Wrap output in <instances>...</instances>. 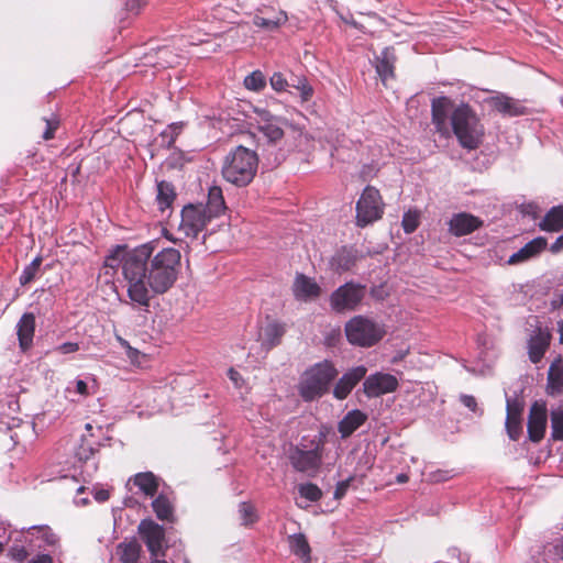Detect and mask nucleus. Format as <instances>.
<instances>
[{"label": "nucleus", "instance_id": "f257e3e1", "mask_svg": "<svg viewBox=\"0 0 563 563\" xmlns=\"http://www.w3.org/2000/svg\"><path fill=\"white\" fill-rule=\"evenodd\" d=\"M154 246L145 243L132 250L117 245L104 258V266L121 267L126 295L133 306L148 309L152 298L166 294L178 279L181 254L166 247L153 255Z\"/></svg>", "mask_w": 563, "mask_h": 563}, {"label": "nucleus", "instance_id": "f03ea898", "mask_svg": "<svg viewBox=\"0 0 563 563\" xmlns=\"http://www.w3.org/2000/svg\"><path fill=\"white\" fill-rule=\"evenodd\" d=\"M258 162L255 151L238 145L225 155L221 175L225 181L235 187H246L256 176Z\"/></svg>", "mask_w": 563, "mask_h": 563}, {"label": "nucleus", "instance_id": "7ed1b4c3", "mask_svg": "<svg viewBox=\"0 0 563 563\" xmlns=\"http://www.w3.org/2000/svg\"><path fill=\"white\" fill-rule=\"evenodd\" d=\"M451 125L462 147L475 150L481 145L484 126L470 104L462 102L454 108L451 114Z\"/></svg>", "mask_w": 563, "mask_h": 563}, {"label": "nucleus", "instance_id": "20e7f679", "mask_svg": "<svg viewBox=\"0 0 563 563\" xmlns=\"http://www.w3.org/2000/svg\"><path fill=\"white\" fill-rule=\"evenodd\" d=\"M338 376V369L332 362L324 360L316 363L302 374L298 391L305 401L321 398L329 391L331 383Z\"/></svg>", "mask_w": 563, "mask_h": 563}, {"label": "nucleus", "instance_id": "39448f33", "mask_svg": "<svg viewBox=\"0 0 563 563\" xmlns=\"http://www.w3.org/2000/svg\"><path fill=\"white\" fill-rule=\"evenodd\" d=\"M324 435L302 437L299 443L289 451L291 466L298 472H313L319 468L322 461Z\"/></svg>", "mask_w": 563, "mask_h": 563}, {"label": "nucleus", "instance_id": "423d86ee", "mask_svg": "<svg viewBox=\"0 0 563 563\" xmlns=\"http://www.w3.org/2000/svg\"><path fill=\"white\" fill-rule=\"evenodd\" d=\"M347 341L357 346L369 347L385 335L384 327L365 316H355L345 324Z\"/></svg>", "mask_w": 563, "mask_h": 563}, {"label": "nucleus", "instance_id": "0eeeda50", "mask_svg": "<svg viewBox=\"0 0 563 563\" xmlns=\"http://www.w3.org/2000/svg\"><path fill=\"white\" fill-rule=\"evenodd\" d=\"M366 287L364 285L347 282L336 288L330 296V307L335 312L354 311L365 298Z\"/></svg>", "mask_w": 563, "mask_h": 563}, {"label": "nucleus", "instance_id": "6e6552de", "mask_svg": "<svg viewBox=\"0 0 563 563\" xmlns=\"http://www.w3.org/2000/svg\"><path fill=\"white\" fill-rule=\"evenodd\" d=\"M384 203L379 191L372 186L365 187L356 202V223L358 227L367 224L382 218Z\"/></svg>", "mask_w": 563, "mask_h": 563}, {"label": "nucleus", "instance_id": "1a4fd4ad", "mask_svg": "<svg viewBox=\"0 0 563 563\" xmlns=\"http://www.w3.org/2000/svg\"><path fill=\"white\" fill-rule=\"evenodd\" d=\"M210 220L203 205H187L181 210L178 231L187 238L197 239Z\"/></svg>", "mask_w": 563, "mask_h": 563}, {"label": "nucleus", "instance_id": "9d476101", "mask_svg": "<svg viewBox=\"0 0 563 563\" xmlns=\"http://www.w3.org/2000/svg\"><path fill=\"white\" fill-rule=\"evenodd\" d=\"M287 21L286 11L269 5L258 8L253 16V24L266 32L277 31Z\"/></svg>", "mask_w": 563, "mask_h": 563}, {"label": "nucleus", "instance_id": "9b49d317", "mask_svg": "<svg viewBox=\"0 0 563 563\" xmlns=\"http://www.w3.org/2000/svg\"><path fill=\"white\" fill-rule=\"evenodd\" d=\"M398 387L397 378L391 374L376 373L365 378L363 389L367 397H378L393 393Z\"/></svg>", "mask_w": 563, "mask_h": 563}, {"label": "nucleus", "instance_id": "f8f14e48", "mask_svg": "<svg viewBox=\"0 0 563 563\" xmlns=\"http://www.w3.org/2000/svg\"><path fill=\"white\" fill-rule=\"evenodd\" d=\"M547 405L543 401H536L529 412L528 417V437L530 441L540 442L547 429Z\"/></svg>", "mask_w": 563, "mask_h": 563}, {"label": "nucleus", "instance_id": "ddd939ff", "mask_svg": "<svg viewBox=\"0 0 563 563\" xmlns=\"http://www.w3.org/2000/svg\"><path fill=\"white\" fill-rule=\"evenodd\" d=\"M484 221L467 212L454 213L448 222L449 232L457 238L473 233L482 228Z\"/></svg>", "mask_w": 563, "mask_h": 563}, {"label": "nucleus", "instance_id": "4468645a", "mask_svg": "<svg viewBox=\"0 0 563 563\" xmlns=\"http://www.w3.org/2000/svg\"><path fill=\"white\" fill-rule=\"evenodd\" d=\"M486 102L504 117H520L528 113V109L519 100L501 92L487 98Z\"/></svg>", "mask_w": 563, "mask_h": 563}, {"label": "nucleus", "instance_id": "2eb2a0df", "mask_svg": "<svg viewBox=\"0 0 563 563\" xmlns=\"http://www.w3.org/2000/svg\"><path fill=\"white\" fill-rule=\"evenodd\" d=\"M453 101L445 96L437 97L431 101L432 124L437 132L448 134V117L454 110Z\"/></svg>", "mask_w": 563, "mask_h": 563}, {"label": "nucleus", "instance_id": "dca6fc26", "mask_svg": "<svg viewBox=\"0 0 563 563\" xmlns=\"http://www.w3.org/2000/svg\"><path fill=\"white\" fill-rule=\"evenodd\" d=\"M366 367L363 365L356 366L347 371L336 382L333 388V396L339 400L345 399L352 389L365 377Z\"/></svg>", "mask_w": 563, "mask_h": 563}, {"label": "nucleus", "instance_id": "f3484780", "mask_svg": "<svg viewBox=\"0 0 563 563\" xmlns=\"http://www.w3.org/2000/svg\"><path fill=\"white\" fill-rule=\"evenodd\" d=\"M99 443L93 439V434H84L81 442L76 449L75 456L78 462H82L86 465V472L90 476L97 471V463L90 460L93 459L96 452H98Z\"/></svg>", "mask_w": 563, "mask_h": 563}, {"label": "nucleus", "instance_id": "a211bd4d", "mask_svg": "<svg viewBox=\"0 0 563 563\" xmlns=\"http://www.w3.org/2000/svg\"><path fill=\"white\" fill-rule=\"evenodd\" d=\"M286 332V325L277 320L267 318L266 323L261 328L260 340L265 350H272L282 342Z\"/></svg>", "mask_w": 563, "mask_h": 563}, {"label": "nucleus", "instance_id": "6ab92c4d", "mask_svg": "<svg viewBox=\"0 0 563 563\" xmlns=\"http://www.w3.org/2000/svg\"><path fill=\"white\" fill-rule=\"evenodd\" d=\"M34 333L35 316L32 312H25L16 323V335L22 352H26L32 347Z\"/></svg>", "mask_w": 563, "mask_h": 563}, {"label": "nucleus", "instance_id": "aec40b11", "mask_svg": "<svg viewBox=\"0 0 563 563\" xmlns=\"http://www.w3.org/2000/svg\"><path fill=\"white\" fill-rule=\"evenodd\" d=\"M142 540L145 542L151 555L157 560L166 555L168 548L165 539V530H139Z\"/></svg>", "mask_w": 563, "mask_h": 563}, {"label": "nucleus", "instance_id": "412c9836", "mask_svg": "<svg viewBox=\"0 0 563 563\" xmlns=\"http://www.w3.org/2000/svg\"><path fill=\"white\" fill-rule=\"evenodd\" d=\"M548 245V241L543 236H538L530 242H528L525 246H522L519 251L514 253L508 258V264L516 265L523 262H527L537 255H539L543 250H545Z\"/></svg>", "mask_w": 563, "mask_h": 563}, {"label": "nucleus", "instance_id": "4be33fe9", "mask_svg": "<svg viewBox=\"0 0 563 563\" xmlns=\"http://www.w3.org/2000/svg\"><path fill=\"white\" fill-rule=\"evenodd\" d=\"M294 295L299 300L317 298L320 295V286L310 277L298 274L292 286Z\"/></svg>", "mask_w": 563, "mask_h": 563}, {"label": "nucleus", "instance_id": "5701e85b", "mask_svg": "<svg viewBox=\"0 0 563 563\" xmlns=\"http://www.w3.org/2000/svg\"><path fill=\"white\" fill-rule=\"evenodd\" d=\"M551 334L549 331H542L541 329L531 336L528 343L529 358L532 363H539L544 356L550 345Z\"/></svg>", "mask_w": 563, "mask_h": 563}, {"label": "nucleus", "instance_id": "b1692460", "mask_svg": "<svg viewBox=\"0 0 563 563\" xmlns=\"http://www.w3.org/2000/svg\"><path fill=\"white\" fill-rule=\"evenodd\" d=\"M547 393L550 396L563 393V358L561 356H558L549 367Z\"/></svg>", "mask_w": 563, "mask_h": 563}, {"label": "nucleus", "instance_id": "393cba45", "mask_svg": "<svg viewBox=\"0 0 563 563\" xmlns=\"http://www.w3.org/2000/svg\"><path fill=\"white\" fill-rule=\"evenodd\" d=\"M395 63L396 55L393 47H385L380 55L376 57L375 68L384 84L394 78Z\"/></svg>", "mask_w": 563, "mask_h": 563}, {"label": "nucleus", "instance_id": "a878e982", "mask_svg": "<svg viewBox=\"0 0 563 563\" xmlns=\"http://www.w3.org/2000/svg\"><path fill=\"white\" fill-rule=\"evenodd\" d=\"M288 544L290 552L302 563L311 562V547L302 532L288 536Z\"/></svg>", "mask_w": 563, "mask_h": 563}, {"label": "nucleus", "instance_id": "bb28decb", "mask_svg": "<svg viewBox=\"0 0 563 563\" xmlns=\"http://www.w3.org/2000/svg\"><path fill=\"white\" fill-rule=\"evenodd\" d=\"M367 419V416L358 409L349 411L339 422L338 430L341 437L347 438L357 430Z\"/></svg>", "mask_w": 563, "mask_h": 563}, {"label": "nucleus", "instance_id": "cd10ccee", "mask_svg": "<svg viewBox=\"0 0 563 563\" xmlns=\"http://www.w3.org/2000/svg\"><path fill=\"white\" fill-rule=\"evenodd\" d=\"M357 252L353 249L342 247L331 258V267L336 273L350 271L357 262Z\"/></svg>", "mask_w": 563, "mask_h": 563}, {"label": "nucleus", "instance_id": "c85d7f7f", "mask_svg": "<svg viewBox=\"0 0 563 563\" xmlns=\"http://www.w3.org/2000/svg\"><path fill=\"white\" fill-rule=\"evenodd\" d=\"M207 216L210 219L221 216L225 209V202L222 195V189L219 186H212L209 188L208 201L203 205Z\"/></svg>", "mask_w": 563, "mask_h": 563}, {"label": "nucleus", "instance_id": "c756f323", "mask_svg": "<svg viewBox=\"0 0 563 563\" xmlns=\"http://www.w3.org/2000/svg\"><path fill=\"white\" fill-rule=\"evenodd\" d=\"M539 227L543 231L556 232L563 229V205L551 208Z\"/></svg>", "mask_w": 563, "mask_h": 563}, {"label": "nucleus", "instance_id": "7c9ffc66", "mask_svg": "<svg viewBox=\"0 0 563 563\" xmlns=\"http://www.w3.org/2000/svg\"><path fill=\"white\" fill-rule=\"evenodd\" d=\"M117 554L122 563H137L141 554V544L136 540L121 542L117 547Z\"/></svg>", "mask_w": 563, "mask_h": 563}, {"label": "nucleus", "instance_id": "2f4dec72", "mask_svg": "<svg viewBox=\"0 0 563 563\" xmlns=\"http://www.w3.org/2000/svg\"><path fill=\"white\" fill-rule=\"evenodd\" d=\"M133 483L146 496L153 497L158 489V478L152 472L137 473Z\"/></svg>", "mask_w": 563, "mask_h": 563}, {"label": "nucleus", "instance_id": "473e14b6", "mask_svg": "<svg viewBox=\"0 0 563 563\" xmlns=\"http://www.w3.org/2000/svg\"><path fill=\"white\" fill-rule=\"evenodd\" d=\"M152 507L156 517L159 520L167 521L173 523L175 521L174 518V507L169 499L164 495H158L153 501Z\"/></svg>", "mask_w": 563, "mask_h": 563}, {"label": "nucleus", "instance_id": "72a5a7b5", "mask_svg": "<svg viewBox=\"0 0 563 563\" xmlns=\"http://www.w3.org/2000/svg\"><path fill=\"white\" fill-rule=\"evenodd\" d=\"M176 198L174 186L167 181H159L157 184L156 201L158 209L164 212L167 210Z\"/></svg>", "mask_w": 563, "mask_h": 563}, {"label": "nucleus", "instance_id": "f704fd0d", "mask_svg": "<svg viewBox=\"0 0 563 563\" xmlns=\"http://www.w3.org/2000/svg\"><path fill=\"white\" fill-rule=\"evenodd\" d=\"M282 120L275 119L273 122L258 125V130L264 134L269 143H277L284 137V130L282 128Z\"/></svg>", "mask_w": 563, "mask_h": 563}, {"label": "nucleus", "instance_id": "c9c22d12", "mask_svg": "<svg viewBox=\"0 0 563 563\" xmlns=\"http://www.w3.org/2000/svg\"><path fill=\"white\" fill-rule=\"evenodd\" d=\"M551 435L556 441H563V404L551 411Z\"/></svg>", "mask_w": 563, "mask_h": 563}, {"label": "nucleus", "instance_id": "e433bc0d", "mask_svg": "<svg viewBox=\"0 0 563 563\" xmlns=\"http://www.w3.org/2000/svg\"><path fill=\"white\" fill-rule=\"evenodd\" d=\"M42 265V257L36 256L29 265L24 267L22 271L19 282L22 286L30 284L36 277L40 272V267Z\"/></svg>", "mask_w": 563, "mask_h": 563}, {"label": "nucleus", "instance_id": "4c0bfd02", "mask_svg": "<svg viewBox=\"0 0 563 563\" xmlns=\"http://www.w3.org/2000/svg\"><path fill=\"white\" fill-rule=\"evenodd\" d=\"M288 87H292L298 90L302 101H308L313 95V88L305 77L291 78Z\"/></svg>", "mask_w": 563, "mask_h": 563}, {"label": "nucleus", "instance_id": "58836bf2", "mask_svg": "<svg viewBox=\"0 0 563 563\" xmlns=\"http://www.w3.org/2000/svg\"><path fill=\"white\" fill-rule=\"evenodd\" d=\"M244 86L252 91H261L266 86V79L261 70H255L244 79Z\"/></svg>", "mask_w": 563, "mask_h": 563}, {"label": "nucleus", "instance_id": "ea45409f", "mask_svg": "<svg viewBox=\"0 0 563 563\" xmlns=\"http://www.w3.org/2000/svg\"><path fill=\"white\" fill-rule=\"evenodd\" d=\"M298 492L300 497L308 501H317L321 497L320 488L312 483L301 484L298 487Z\"/></svg>", "mask_w": 563, "mask_h": 563}, {"label": "nucleus", "instance_id": "a19ab883", "mask_svg": "<svg viewBox=\"0 0 563 563\" xmlns=\"http://www.w3.org/2000/svg\"><path fill=\"white\" fill-rule=\"evenodd\" d=\"M505 427L509 438L514 441L518 440L521 434V419L511 417V413L507 415Z\"/></svg>", "mask_w": 563, "mask_h": 563}, {"label": "nucleus", "instance_id": "79ce46f5", "mask_svg": "<svg viewBox=\"0 0 563 563\" xmlns=\"http://www.w3.org/2000/svg\"><path fill=\"white\" fill-rule=\"evenodd\" d=\"M419 225V217L417 213L408 211L402 217V228L406 233H412Z\"/></svg>", "mask_w": 563, "mask_h": 563}, {"label": "nucleus", "instance_id": "37998d69", "mask_svg": "<svg viewBox=\"0 0 563 563\" xmlns=\"http://www.w3.org/2000/svg\"><path fill=\"white\" fill-rule=\"evenodd\" d=\"M272 88L277 91H285L286 88L289 86V81L285 78V76L282 73H274L271 76L269 79Z\"/></svg>", "mask_w": 563, "mask_h": 563}, {"label": "nucleus", "instance_id": "c03bdc74", "mask_svg": "<svg viewBox=\"0 0 563 563\" xmlns=\"http://www.w3.org/2000/svg\"><path fill=\"white\" fill-rule=\"evenodd\" d=\"M8 555L11 560L22 563L24 560L27 559L29 552L23 545H13L9 549Z\"/></svg>", "mask_w": 563, "mask_h": 563}, {"label": "nucleus", "instance_id": "a18cd8bd", "mask_svg": "<svg viewBox=\"0 0 563 563\" xmlns=\"http://www.w3.org/2000/svg\"><path fill=\"white\" fill-rule=\"evenodd\" d=\"M159 59L158 65L162 68L173 67L176 64L175 56H173L172 51L164 47L158 51Z\"/></svg>", "mask_w": 563, "mask_h": 563}, {"label": "nucleus", "instance_id": "49530a36", "mask_svg": "<svg viewBox=\"0 0 563 563\" xmlns=\"http://www.w3.org/2000/svg\"><path fill=\"white\" fill-rule=\"evenodd\" d=\"M240 512L243 518L242 525L247 526L254 522V509L251 505L242 503L240 505Z\"/></svg>", "mask_w": 563, "mask_h": 563}, {"label": "nucleus", "instance_id": "de8ad7c7", "mask_svg": "<svg viewBox=\"0 0 563 563\" xmlns=\"http://www.w3.org/2000/svg\"><path fill=\"white\" fill-rule=\"evenodd\" d=\"M254 112L257 115V124L264 125L265 123L273 122L277 117L273 115L268 110L264 108H254Z\"/></svg>", "mask_w": 563, "mask_h": 563}, {"label": "nucleus", "instance_id": "09e8293b", "mask_svg": "<svg viewBox=\"0 0 563 563\" xmlns=\"http://www.w3.org/2000/svg\"><path fill=\"white\" fill-rule=\"evenodd\" d=\"M460 401L466 407L468 408L471 411L473 412H478L479 416L483 415V410L478 408L477 406V401L475 399V397L471 396V395H465V394H462L460 396Z\"/></svg>", "mask_w": 563, "mask_h": 563}, {"label": "nucleus", "instance_id": "8fccbe9b", "mask_svg": "<svg viewBox=\"0 0 563 563\" xmlns=\"http://www.w3.org/2000/svg\"><path fill=\"white\" fill-rule=\"evenodd\" d=\"M352 482H354V477L353 476H350L346 479H343V481L339 482L336 484V487H335V490H334V498H336V499L342 498L346 494V492H347L349 487L351 486Z\"/></svg>", "mask_w": 563, "mask_h": 563}, {"label": "nucleus", "instance_id": "3c124183", "mask_svg": "<svg viewBox=\"0 0 563 563\" xmlns=\"http://www.w3.org/2000/svg\"><path fill=\"white\" fill-rule=\"evenodd\" d=\"M522 405L516 400L507 399V415L511 413L512 418L521 419Z\"/></svg>", "mask_w": 563, "mask_h": 563}, {"label": "nucleus", "instance_id": "603ef678", "mask_svg": "<svg viewBox=\"0 0 563 563\" xmlns=\"http://www.w3.org/2000/svg\"><path fill=\"white\" fill-rule=\"evenodd\" d=\"M78 350L79 344L76 342H65L55 347V351H57L60 354H70L77 352Z\"/></svg>", "mask_w": 563, "mask_h": 563}, {"label": "nucleus", "instance_id": "864d4df0", "mask_svg": "<svg viewBox=\"0 0 563 563\" xmlns=\"http://www.w3.org/2000/svg\"><path fill=\"white\" fill-rule=\"evenodd\" d=\"M46 121V129L43 133L44 140H51L54 137V133L57 129L58 122L55 120H45Z\"/></svg>", "mask_w": 563, "mask_h": 563}, {"label": "nucleus", "instance_id": "5fc2aeb1", "mask_svg": "<svg viewBox=\"0 0 563 563\" xmlns=\"http://www.w3.org/2000/svg\"><path fill=\"white\" fill-rule=\"evenodd\" d=\"M93 493V498L98 501V503H104L109 499L110 497V493L108 489H104V488H93L92 490Z\"/></svg>", "mask_w": 563, "mask_h": 563}, {"label": "nucleus", "instance_id": "6e6d98bb", "mask_svg": "<svg viewBox=\"0 0 563 563\" xmlns=\"http://www.w3.org/2000/svg\"><path fill=\"white\" fill-rule=\"evenodd\" d=\"M146 0H128L125 5L131 12L139 13L140 9L144 5Z\"/></svg>", "mask_w": 563, "mask_h": 563}, {"label": "nucleus", "instance_id": "4d7b16f0", "mask_svg": "<svg viewBox=\"0 0 563 563\" xmlns=\"http://www.w3.org/2000/svg\"><path fill=\"white\" fill-rule=\"evenodd\" d=\"M228 376L229 378L233 382L234 386L235 387H241L242 386V383H243V378L242 376L240 375V373L238 371H235L234 368H229L228 371Z\"/></svg>", "mask_w": 563, "mask_h": 563}, {"label": "nucleus", "instance_id": "13d9d810", "mask_svg": "<svg viewBox=\"0 0 563 563\" xmlns=\"http://www.w3.org/2000/svg\"><path fill=\"white\" fill-rule=\"evenodd\" d=\"M430 476L433 482H444L451 477L448 471H437L432 473Z\"/></svg>", "mask_w": 563, "mask_h": 563}, {"label": "nucleus", "instance_id": "bf43d9fd", "mask_svg": "<svg viewBox=\"0 0 563 563\" xmlns=\"http://www.w3.org/2000/svg\"><path fill=\"white\" fill-rule=\"evenodd\" d=\"M75 388H76V391L82 396H87L88 395V386H87V383L82 379H77L75 382Z\"/></svg>", "mask_w": 563, "mask_h": 563}, {"label": "nucleus", "instance_id": "052dcab7", "mask_svg": "<svg viewBox=\"0 0 563 563\" xmlns=\"http://www.w3.org/2000/svg\"><path fill=\"white\" fill-rule=\"evenodd\" d=\"M563 250V233L551 244L550 251L554 254Z\"/></svg>", "mask_w": 563, "mask_h": 563}, {"label": "nucleus", "instance_id": "680f3d73", "mask_svg": "<svg viewBox=\"0 0 563 563\" xmlns=\"http://www.w3.org/2000/svg\"><path fill=\"white\" fill-rule=\"evenodd\" d=\"M29 563H54L53 558L48 554H38L36 558L31 560Z\"/></svg>", "mask_w": 563, "mask_h": 563}, {"label": "nucleus", "instance_id": "e2e57ef3", "mask_svg": "<svg viewBox=\"0 0 563 563\" xmlns=\"http://www.w3.org/2000/svg\"><path fill=\"white\" fill-rule=\"evenodd\" d=\"M137 528H163L161 525L156 523L152 519H143L139 523Z\"/></svg>", "mask_w": 563, "mask_h": 563}, {"label": "nucleus", "instance_id": "0e129e2a", "mask_svg": "<svg viewBox=\"0 0 563 563\" xmlns=\"http://www.w3.org/2000/svg\"><path fill=\"white\" fill-rule=\"evenodd\" d=\"M555 555L563 561V537L553 547Z\"/></svg>", "mask_w": 563, "mask_h": 563}, {"label": "nucleus", "instance_id": "69168bd1", "mask_svg": "<svg viewBox=\"0 0 563 563\" xmlns=\"http://www.w3.org/2000/svg\"><path fill=\"white\" fill-rule=\"evenodd\" d=\"M408 479H409V477H408V475H407V474H405V473H400V474H398V475L396 476V482H397L398 484L407 483V482H408Z\"/></svg>", "mask_w": 563, "mask_h": 563}, {"label": "nucleus", "instance_id": "338daca9", "mask_svg": "<svg viewBox=\"0 0 563 563\" xmlns=\"http://www.w3.org/2000/svg\"><path fill=\"white\" fill-rule=\"evenodd\" d=\"M558 332L560 334L559 341L561 344H563V320L558 322Z\"/></svg>", "mask_w": 563, "mask_h": 563}, {"label": "nucleus", "instance_id": "774afa93", "mask_svg": "<svg viewBox=\"0 0 563 563\" xmlns=\"http://www.w3.org/2000/svg\"><path fill=\"white\" fill-rule=\"evenodd\" d=\"M76 503H77L78 505H82V506H85V505H87V504H88V499H87V498L76 499Z\"/></svg>", "mask_w": 563, "mask_h": 563}]
</instances>
